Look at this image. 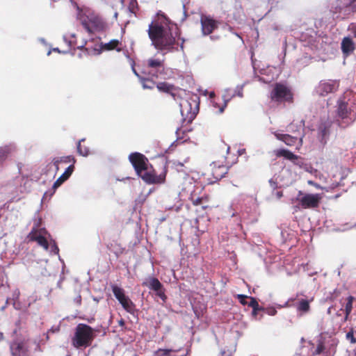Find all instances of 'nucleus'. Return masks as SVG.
Here are the masks:
<instances>
[{
    "mask_svg": "<svg viewBox=\"0 0 356 356\" xmlns=\"http://www.w3.org/2000/svg\"><path fill=\"white\" fill-rule=\"evenodd\" d=\"M128 8L131 13L136 14V11L138 9L137 1L136 0H131L129 3Z\"/></svg>",
    "mask_w": 356,
    "mask_h": 356,
    "instance_id": "nucleus-34",
    "label": "nucleus"
},
{
    "mask_svg": "<svg viewBox=\"0 0 356 356\" xmlns=\"http://www.w3.org/2000/svg\"><path fill=\"white\" fill-rule=\"evenodd\" d=\"M228 101H229V99L226 100V101L225 102V105H224L223 106H222V107L220 108V113H222V112H223L224 108H225V107L227 106V102Z\"/></svg>",
    "mask_w": 356,
    "mask_h": 356,
    "instance_id": "nucleus-47",
    "label": "nucleus"
},
{
    "mask_svg": "<svg viewBox=\"0 0 356 356\" xmlns=\"http://www.w3.org/2000/svg\"><path fill=\"white\" fill-rule=\"evenodd\" d=\"M338 88L339 83L337 81H322L316 88V92L318 95L325 97L330 93L334 92Z\"/></svg>",
    "mask_w": 356,
    "mask_h": 356,
    "instance_id": "nucleus-12",
    "label": "nucleus"
},
{
    "mask_svg": "<svg viewBox=\"0 0 356 356\" xmlns=\"http://www.w3.org/2000/svg\"><path fill=\"white\" fill-rule=\"evenodd\" d=\"M335 122L341 128H346L356 121V104H350L344 96L340 97L335 106Z\"/></svg>",
    "mask_w": 356,
    "mask_h": 356,
    "instance_id": "nucleus-2",
    "label": "nucleus"
},
{
    "mask_svg": "<svg viewBox=\"0 0 356 356\" xmlns=\"http://www.w3.org/2000/svg\"><path fill=\"white\" fill-rule=\"evenodd\" d=\"M147 33L152 44L165 54L180 50L184 51L185 39L181 31L163 12L159 11L149 24Z\"/></svg>",
    "mask_w": 356,
    "mask_h": 356,
    "instance_id": "nucleus-1",
    "label": "nucleus"
},
{
    "mask_svg": "<svg viewBox=\"0 0 356 356\" xmlns=\"http://www.w3.org/2000/svg\"><path fill=\"white\" fill-rule=\"evenodd\" d=\"M322 134L323 136H325L326 134V130L324 129L323 131H322Z\"/></svg>",
    "mask_w": 356,
    "mask_h": 356,
    "instance_id": "nucleus-52",
    "label": "nucleus"
},
{
    "mask_svg": "<svg viewBox=\"0 0 356 356\" xmlns=\"http://www.w3.org/2000/svg\"><path fill=\"white\" fill-rule=\"evenodd\" d=\"M120 45H121V42L118 40L114 39L107 43L102 44V48L106 51L115 49L117 51L120 52L122 51V48L120 47Z\"/></svg>",
    "mask_w": 356,
    "mask_h": 356,
    "instance_id": "nucleus-24",
    "label": "nucleus"
},
{
    "mask_svg": "<svg viewBox=\"0 0 356 356\" xmlns=\"http://www.w3.org/2000/svg\"><path fill=\"white\" fill-rule=\"evenodd\" d=\"M220 356H232V353L228 350H222Z\"/></svg>",
    "mask_w": 356,
    "mask_h": 356,
    "instance_id": "nucleus-42",
    "label": "nucleus"
},
{
    "mask_svg": "<svg viewBox=\"0 0 356 356\" xmlns=\"http://www.w3.org/2000/svg\"><path fill=\"white\" fill-rule=\"evenodd\" d=\"M180 111L184 120L191 122L199 111V102L196 99H182L179 102Z\"/></svg>",
    "mask_w": 356,
    "mask_h": 356,
    "instance_id": "nucleus-4",
    "label": "nucleus"
},
{
    "mask_svg": "<svg viewBox=\"0 0 356 356\" xmlns=\"http://www.w3.org/2000/svg\"><path fill=\"white\" fill-rule=\"evenodd\" d=\"M356 48L355 43L350 37H345L343 38L341 43V49L343 54L345 56H348L353 53Z\"/></svg>",
    "mask_w": 356,
    "mask_h": 356,
    "instance_id": "nucleus-17",
    "label": "nucleus"
},
{
    "mask_svg": "<svg viewBox=\"0 0 356 356\" xmlns=\"http://www.w3.org/2000/svg\"><path fill=\"white\" fill-rule=\"evenodd\" d=\"M321 198V195L319 193L305 194L300 199V204L303 209L317 208Z\"/></svg>",
    "mask_w": 356,
    "mask_h": 356,
    "instance_id": "nucleus-14",
    "label": "nucleus"
},
{
    "mask_svg": "<svg viewBox=\"0 0 356 356\" xmlns=\"http://www.w3.org/2000/svg\"><path fill=\"white\" fill-rule=\"evenodd\" d=\"M270 98L276 103L293 102V95L286 85L276 83L270 94Z\"/></svg>",
    "mask_w": 356,
    "mask_h": 356,
    "instance_id": "nucleus-5",
    "label": "nucleus"
},
{
    "mask_svg": "<svg viewBox=\"0 0 356 356\" xmlns=\"http://www.w3.org/2000/svg\"><path fill=\"white\" fill-rule=\"evenodd\" d=\"M49 332H54V331H53L52 330H49L47 332V337H46L47 339H49V335H48V334H49Z\"/></svg>",
    "mask_w": 356,
    "mask_h": 356,
    "instance_id": "nucleus-50",
    "label": "nucleus"
},
{
    "mask_svg": "<svg viewBox=\"0 0 356 356\" xmlns=\"http://www.w3.org/2000/svg\"><path fill=\"white\" fill-rule=\"evenodd\" d=\"M15 147L12 145H8L0 147V166L6 161L9 154L14 151Z\"/></svg>",
    "mask_w": 356,
    "mask_h": 356,
    "instance_id": "nucleus-23",
    "label": "nucleus"
},
{
    "mask_svg": "<svg viewBox=\"0 0 356 356\" xmlns=\"http://www.w3.org/2000/svg\"><path fill=\"white\" fill-rule=\"evenodd\" d=\"M82 25L88 33L102 31L105 29L106 24L99 16L91 15L88 20H83Z\"/></svg>",
    "mask_w": 356,
    "mask_h": 356,
    "instance_id": "nucleus-9",
    "label": "nucleus"
},
{
    "mask_svg": "<svg viewBox=\"0 0 356 356\" xmlns=\"http://www.w3.org/2000/svg\"><path fill=\"white\" fill-rule=\"evenodd\" d=\"M163 72L164 71H162V70H161L160 71H157V69L150 68L147 72L144 73L151 78L158 79L161 77V75Z\"/></svg>",
    "mask_w": 356,
    "mask_h": 356,
    "instance_id": "nucleus-30",
    "label": "nucleus"
},
{
    "mask_svg": "<svg viewBox=\"0 0 356 356\" xmlns=\"http://www.w3.org/2000/svg\"><path fill=\"white\" fill-rule=\"evenodd\" d=\"M236 95L240 97H243V87L242 86L238 87L236 88L235 93L232 95V97H234Z\"/></svg>",
    "mask_w": 356,
    "mask_h": 356,
    "instance_id": "nucleus-39",
    "label": "nucleus"
},
{
    "mask_svg": "<svg viewBox=\"0 0 356 356\" xmlns=\"http://www.w3.org/2000/svg\"><path fill=\"white\" fill-rule=\"evenodd\" d=\"M250 302H248L247 305L249 307H252V309H264V307H262L259 305V303L255 298L250 297Z\"/></svg>",
    "mask_w": 356,
    "mask_h": 356,
    "instance_id": "nucleus-32",
    "label": "nucleus"
},
{
    "mask_svg": "<svg viewBox=\"0 0 356 356\" xmlns=\"http://www.w3.org/2000/svg\"><path fill=\"white\" fill-rule=\"evenodd\" d=\"M262 312H265L266 314L270 315V316H275L277 314V310L275 307H267L264 308V309H262Z\"/></svg>",
    "mask_w": 356,
    "mask_h": 356,
    "instance_id": "nucleus-37",
    "label": "nucleus"
},
{
    "mask_svg": "<svg viewBox=\"0 0 356 356\" xmlns=\"http://www.w3.org/2000/svg\"><path fill=\"white\" fill-rule=\"evenodd\" d=\"M9 300L10 298H8L6 299L5 304H3V306L1 309V311H3L8 307L9 305Z\"/></svg>",
    "mask_w": 356,
    "mask_h": 356,
    "instance_id": "nucleus-43",
    "label": "nucleus"
},
{
    "mask_svg": "<svg viewBox=\"0 0 356 356\" xmlns=\"http://www.w3.org/2000/svg\"><path fill=\"white\" fill-rule=\"evenodd\" d=\"M45 232L44 229H38L35 227H33L28 234L27 238L29 241H35L40 246L47 250L49 248V243L44 236Z\"/></svg>",
    "mask_w": 356,
    "mask_h": 356,
    "instance_id": "nucleus-13",
    "label": "nucleus"
},
{
    "mask_svg": "<svg viewBox=\"0 0 356 356\" xmlns=\"http://www.w3.org/2000/svg\"><path fill=\"white\" fill-rule=\"evenodd\" d=\"M129 160L139 177L148 170L149 160L144 154L139 152L131 153Z\"/></svg>",
    "mask_w": 356,
    "mask_h": 356,
    "instance_id": "nucleus-6",
    "label": "nucleus"
},
{
    "mask_svg": "<svg viewBox=\"0 0 356 356\" xmlns=\"http://www.w3.org/2000/svg\"><path fill=\"white\" fill-rule=\"evenodd\" d=\"M275 136L277 139L284 142L286 145H289V146L295 145L297 143L298 140L297 137L292 136L289 134H282L275 133Z\"/></svg>",
    "mask_w": 356,
    "mask_h": 356,
    "instance_id": "nucleus-19",
    "label": "nucleus"
},
{
    "mask_svg": "<svg viewBox=\"0 0 356 356\" xmlns=\"http://www.w3.org/2000/svg\"><path fill=\"white\" fill-rule=\"evenodd\" d=\"M324 350H325L324 344L322 342H320L317 345L316 349L314 355H320L321 353H322L323 352Z\"/></svg>",
    "mask_w": 356,
    "mask_h": 356,
    "instance_id": "nucleus-38",
    "label": "nucleus"
},
{
    "mask_svg": "<svg viewBox=\"0 0 356 356\" xmlns=\"http://www.w3.org/2000/svg\"><path fill=\"white\" fill-rule=\"evenodd\" d=\"M277 195H278V197H282V192H277Z\"/></svg>",
    "mask_w": 356,
    "mask_h": 356,
    "instance_id": "nucleus-51",
    "label": "nucleus"
},
{
    "mask_svg": "<svg viewBox=\"0 0 356 356\" xmlns=\"http://www.w3.org/2000/svg\"><path fill=\"white\" fill-rule=\"evenodd\" d=\"M74 170V166L73 164H71L66 168L65 171L56 180L52 186V189L54 191L53 193L59 186H60L65 181L70 178Z\"/></svg>",
    "mask_w": 356,
    "mask_h": 356,
    "instance_id": "nucleus-18",
    "label": "nucleus"
},
{
    "mask_svg": "<svg viewBox=\"0 0 356 356\" xmlns=\"http://www.w3.org/2000/svg\"><path fill=\"white\" fill-rule=\"evenodd\" d=\"M111 288L115 297L122 305V307L127 312L133 314L135 310V305L128 296H125L124 290L117 285H112Z\"/></svg>",
    "mask_w": 356,
    "mask_h": 356,
    "instance_id": "nucleus-7",
    "label": "nucleus"
},
{
    "mask_svg": "<svg viewBox=\"0 0 356 356\" xmlns=\"http://www.w3.org/2000/svg\"><path fill=\"white\" fill-rule=\"evenodd\" d=\"M191 201L192 202L193 204L195 205V206H198L200 204H202L206 200L207 198L204 197H195L194 195H191Z\"/></svg>",
    "mask_w": 356,
    "mask_h": 356,
    "instance_id": "nucleus-33",
    "label": "nucleus"
},
{
    "mask_svg": "<svg viewBox=\"0 0 356 356\" xmlns=\"http://www.w3.org/2000/svg\"><path fill=\"white\" fill-rule=\"evenodd\" d=\"M355 300V298L352 296H350L347 298V302L345 306V321L348 320L349 315L350 314L353 309V303Z\"/></svg>",
    "mask_w": 356,
    "mask_h": 356,
    "instance_id": "nucleus-28",
    "label": "nucleus"
},
{
    "mask_svg": "<svg viewBox=\"0 0 356 356\" xmlns=\"http://www.w3.org/2000/svg\"><path fill=\"white\" fill-rule=\"evenodd\" d=\"M147 67L157 69V71H164L163 63L159 59L150 58L147 60Z\"/></svg>",
    "mask_w": 356,
    "mask_h": 356,
    "instance_id": "nucleus-27",
    "label": "nucleus"
},
{
    "mask_svg": "<svg viewBox=\"0 0 356 356\" xmlns=\"http://www.w3.org/2000/svg\"><path fill=\"white\" fill-rule=\"evenodd\" d=\"M71 162L73 163V165L75 162L74 157H72V156L57 157L53 159V163L55 166L56 172L59 170V165L60 163H69Z\"/></svg>",
    "mask_w": 356,
    "mask_h": 356,
    "instance_id": "nucleus-22",
    "label": "nucleus"
},
{
    "mask_svg": "<svg viewBox=\"0 0 356 356\" xmlns=\"http://www.w3.org/2000/svg\"><path fill=\"white\" fill-rule=\"evenodd\" d=\"M298 195H302V191H299V193H298Z\"/></svg>",
    "mask_w": 356,
    "mask_h": 356,
    "instance_id": "nucleus-53",
    "label": "nucleus"
},
{
    "mask_svg": "<svg viewBox=\"0 0 356 356\" xmlns=\"http://www.w3.org/2000/svg\"><path fill=\"white\" fill-rule=\"evenodd\" d=\"M262 311V309H252V316L255 319H261V317H262V315L260 316V317H258V314H259V312H261Z\"/></svg>",
    "mask_w": 356,
    "mask_h": 356,
    "instance_id": "nucleus-40",
    "label": "nucleus"
},
{
    "mask_svg": "<svg viewBox=\"0 0 356 356\" xmlns=\"http://www.w3.org/2000/svg\"><path fill=\"white\" fill-rule=\"evenodd\" d=\"M202 33L204 35H210L217 29L220 22L210 15H202L200 16Z\"/></svg>",
    "mask_w": 356,
    "mask_h": 356,
    "instance_id": "nucleus-11",
    "label": "nucleus"
},
{
    "mask_svg": "<svg viewBox=\"0 0 356 356\" xmlns=\"http://www.w3.org/2000/svg\"><path fill=\"white\" fill-rule=\"evenodd\" d=\"M275 155L277 157H284L286 159L293 161L298 159V156L294 154L288 149H279L275 150Z\"/></svg>",
    "mask_w": 356,
    "mask_h": 356,
    "instance_id": "nucleus-21",
    "label": "nucleus"
},
{
    "mask_svg": "<svg viewBox=\"0 0 356 356\" xmlns=\"http://www.w3.org/2000/svg\"><path fill=\"white\" fill-rule=\"evenodd\" d=\"M157 89L162 92L170 93L174 96L172 90L175 86L172 84H170L167 82H159L156 84Z\"/></svg>",
    "mask_w": 356,
    "mask_h": 356,
    "instance_id": "nucleus-25",
    "label": "nucleus"
},
{
    "mask_svg": "<svg viewBox=\"0 0 356 356\" xmlns=\"http://www.w3.org/2000/svg\"><path fill=\"white\" fill-rule=\"evenodd\" d=\"M308 184L309 185H312V186H314L315 187H316L317 188H318L320 186L318 184L315 183L314 181H312V180H309L308 181Z\"/></svg>",
    "mask_w": 356,
    "mask_h": 356,
    "instance_id": "nucleus-45",
    "label": "nucleus"
},
{
    "mask_svg": "<svg viewBox=\"0 0 356 356\" xmlns=\"http://www.w3.org/2000/svg\"><path fill=\"white\" fill-rule=\"evenodd\" d=\"M236 298L238 300V301L240 302V303L243 305H246L248 304V302L246 301V300L248 298H250L249 296H248L246 295H243V294H238L236 296Z\"/></svg>",
    "mask_w": 356,
    "mask_h": 356,
    "instance_id": "nucleus-36",
    "label": "nucleus"
},
{
    "mask_svg": "<svg viewBox=\"0 0 356 356\" xmlns=\"http://www.w3.org/2000/svg\"><path fill=\"white\" fill-rule=\"evenodd\" d=\"M312 301V299L309 300L307 299H300L298 302L294 305L296 307L298 312L301 314H306L310 310V302Z\"/></svg>",
    "mask_w": 356,
    "mask_h": 356,
    "instance_id": "nucleus-20",
    "label": "nucleus"
},
{
    "mask_svg": "<svg viewBox=\"0 0 356 356\" xmlns=\"http://www.w3.org/2000/svg\"><path fill=\"white\" fill-rule=\"evenodd\" d=\"M95 331L87 324H78L72 339V346L76 348L89 347L96 337Z\"/></svg>",
    "mask_w": 356,
    "mask_h": 356,
    "instance_id": "nucleus-3",
    "label": "nucleus"
},
{
    "mask_svg": "<svg viewBox=\"0 0 356 356\" xmlns=\"http://www.w3.org/2000/svg\"><path fill=\"white\" fill-rule=\"evenodd\" d=\"M346 339L350 341V342L353 344L356 343V338L354 337V332L353 330L351 329L347 334H346Z\"/></svg>",
    "mask_w": 356,
    "mask_h": 356,
    "instance_id": "nucleus-35",
    "label": "nucleus"
},
{
    "mask_svg": "<svg viewBox=\"0 0 356 356\" xmlns=\"http://www.w3.org/2000/svg\"><path fill=\"white\" fill-rule=\"evenodd\" d=\"M142 285L147 286L149 289L156 292V295L161 300L165 301L167 296L165 294V289L161 282L154 277H148L145 282H143Z\"/></svg>",
    "mask_w": 356,
    "mask_h": 356,
    "instance_id": "nucleus-10",
    "label": "nucleus"
},
{
    "mask_svg": "<svg viewBox=\"0 0 356 356\" xmlns=\"http://www.w3.org/2000/svg\"><path fill=\"white\" fill-rule=\"evenodd\" d=\"M124 321L123 319H121L120 321H119V325L120 326H124Z\"/></svg>",
    "mask_w": 356,
    "mask_h": 356,
    "instance_id": "nucleus-48",
    "label": "nucleus"
},
{
    "mask_svg": "<svg viewBox=\"0 0 356 356\" xmlns=\"http://www.w3.org/2000/svg\"><path fill=\"white\" fill-rule=\"evenodd\" d=\"M167 174L166 164L163 165V171L157 175L155 170L147 171L143 173L140 177L147 184H159L164 183Z\"/></svg>",
    "mask_w": 356,
    "mask_h": 356,
    "instance_id": "nucleus-8",
    "label": "nucleus"
},
{
    "mask_svg": "<svg viewBox=\"0 0 356 356\" xmlns=\"http://www.w3.org/2000/svg\"><path fill=\"white\" fill-rule=\"evenodd\" d=\"M174 350L172 349L159 348L154 353V356H170V353Z\"/></svg>",
    "mask_w": 356,
    "mask_h": 356,
    "instance_id": "nucleus-31",
    "label": "nucleus"
},
{
    "mask_svg": "<svg viewBox=\"0 0 356 356\" xmlns=\"http://www.w3.org/2000/svg\"><path fill=\"white\" fill-rule=\"evenodd\" d=\"M140 83L144 89H153L154 87H156L157 83H156L153 78L149 76H144L143 78H140Z\"/></svg>",
    "mask_w": 356,
    "mask_h": 356,
    "instance_id": "nucleus-26",
    "label": "nucleus"
},
{
    "mask_svg": "<svg viewBox=\"0 0 356 356\" xmlns=\"http://www.w3.org/2000/svg\"><path fill=\"white\" fill-rule=\"evenodd\" d=\"M77 49H83L85 53L87 54H89L90 52L88 47H84L83 44H81L80 46H77Z\"/></svg>",
    "mask_w": 356,
    "mask_h": 356,
    "instance_id": "nucleus-41",
    "label": "nucleus"
},
{
    "mask_svg": "<svg viewBox=\"0 0 356 356\" xmlns=\"http://www.w3.org/2000/svg\"><path fill=\"white\" fill-rule=\"evenodd\" d=\"M10 348L13 356H29V347L24 341H13Z\"/></svg>",
    "mask_w": 356,
    "mask_h": 356,
    "instance_id": "nucleus-15",
    "label": "nucleus"
},
{
    "mask_svg": "<svg viewBox=\"0 0 356 356\" xmlns=\"http://www.w3.org/2000/svg\"><path fill=\"white\" fill-rule=\"evenodd\" d=\"M355 1L356 0H350L349 2L348 3H346V7L352 6L355 3Z\"/></svg>",
    "mask_w": 356,
    "mask_h": 356,
    "instance_id": "nucleus-46",
    "label": "nucleus"
},
{
    "mask_svg": "<svg viewBox=\"0 0 356 356\" xmlns=\"http://www.w3.org/2000/svg\"><path fill=\"white\" fill-rule=\"evenodd\" d=\"M133 72H134V74L139 79L140 81V78L144 77V76H142L140 74H138L134 68H133Z\"/></svg>",
    "mask_w": 356,
    "mask_h": 356,
    "instance_id": "nucleus-44",
    "label": "nucleus"
},
{
    "mask_svg": "<svg viewBox=\"0 0 356 356\" xmlns=\"http://www.w3.org/2000/svg\"><path fill=\"white\" fill-rule=\"evenodd\" d=\"M85 142V139H81L79 141L77 144V152L78 153L83 156H86L88 155L90 150L89 148L83 145H82V143Z\"/></svg>",
    "mask_w": 356,
    "mask_h": 356,
    "instance_id": "nucleus-29",
    "label": "nucleus"
},
{
    "mask_svg": "<svg viewBox=\"0 0 356 356\" xmlns=\"http://www.w3.org/2000/svg\"><path fill=\"white\" fill-rule=\"evenodd\" d=\"M54 248L55 250H56V252H58V248L57 245L55 243L54 245Z\"/></svg>",
    "mask_w": 356,
    "mask_h": 356,
    "instance_id": "nucleus-49",
    "label": "nucleus"
},
{
    "mask_svg": "<svg viewBox=\"0 0 356 356\" xmlns=\"http://www.w3.org/2000/svg\"><path fill=\"white\" fill-rule=\"evenodd\" d=\"M211 175L216 180H220L223 178L228 172V167L225 165L218 164L213 162L210 165Z\"/></svg>",
    "mask_w": 356,
    "mask_h": 356,
    "instance_id": "nucleus-16",
    "label": "nucleus"
}]
</instances>
